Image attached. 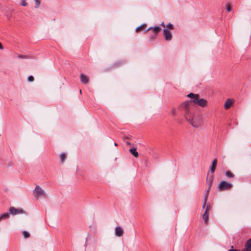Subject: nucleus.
<instances>
[{"label": "nucleus", "mask_w": 251, "mask_h": 251, "mask_svg": "<svg viewBox=\"0 0 251 251\" xmlns=\"http://www.w3.org/2000/svg\"><path fill=\"white\" fill-rule=\"evenodd\" d=\"M178 109L183 113L186 120L192 126L197 128L201 125L202 117L199 115H194L193 106L191 102L182 103Z\"/></svg>", "instance_id": "f257e3e1"}, {"label": "nucleus", "mask_w": 251, "mask_h": 251, "mask_svg": "<svg viewBox=\"0 0 251 251\" xmlns=\"http://www.w3.org/2000/svg\"><path fill=\"white\" fill-rule=\"evenodd\" d=\"M187 97L191 99V100L186 101L183 103L191 102L193 106V111L194 110V104H197L202 107L205 106L207 104V100L204 99L200 98L199 95L198 94H195L191 93L187 95Z\"/></svg>", "instance_id": "f03ea898"}, {"label": "nucleus", "mask_w": 251, "mask_h": 251, "mask_svg": "<svg viewBox=\"0 0 251 251\" xmlns=\"http://www.w3.org/2000/svg\"><path fill=\"white\" fill-rule=\"evenodd\" d=\"M232 184L227 181L223 180L219 183L218 188L219 191H223L225 190H228L231 189Z\"/></svg>", "instance_id": "7ed1b4c3"}, {"label": "nucleus", "mask_w": 251, "mask_h": 251, "mask_svg": "<svg viewBox=\"0 0 251 251\" xmlns=\"http://www.w3.org/2000/svg\"><path fill=\"white\" fill-rule=\"evenodd\" d=\"M34 194L35 198H38L40 197H45L44 191L39 186L37 185L34 189Z\"/></svg>", "instance_id": "20e7f679"}, {"label": "nucleus", "mask_w": 251, "mask_h": 251, "mask_svg": "<svg viewBox=\"0 0 251 251\" xmlns=\"http://www.w3.org/2000/svg\"><path fill=\"white\" fill-rule=\"evenodd\" d=\"M10 213L13 215H16L18 214L25 213V211L21 208L16 209L14 207H11L10 208Z\"/></svg>", "instance_id": "39448f33"}, {"label": "nucleus", "mask_w": 251, "mask_h": 251, "mask_svg": "<svg viewBox=\"0 0 251 251\" xmlns=\"http://www.w3.org/2000/svg\"><path fill=\"white\" fill-rule=\"evenodd\" d=\"M163 31L165 39L167 41L171 40L172 38V35L171 32L167 29H164Z\"/></svg>", "instance_id": "423d86ee"}, {"label": "nucleus", "mask_w": 251, "mask_h": 251, "mask_svg": "<svg viewBox=\"0 0 251 251\" xmlns=\"http://www.w3.org/2000/svg\"><path fill=\"white\" fill-rule=\"evenodd\" d=\"M124 233L123 229L120 226H117L115 228V235L118 237H121Z\"/></svg>", "instance_id": "0eeeda50"}, {"label": "nucleus", "mask_w": 251, "mask_h": 251, "mask_svg": "<svg viewBox=\"0 0 251 251\" xmlns=\"http://www.w3.org/2000/svg\"><path fill=\"white\" fill-rule=\"evenodd\" d=\"M233 103V100L230 99H227L224 104V107L226 109L229 108Z\"/></svg>", "instance_id": "6e6552de"}, {"label": "nucleus", "mask_w": 251, "mask_h": 251, "mask_svg": "<svg viewBox=\"0 0 251 251\" xmlns=\"http://www.w3.org/2000/svg\"><path fill=\"white\" fill-rule=\"evenodd\" d=\"M217 161L216 159L212 160V164L210 168V171L211 173H213L215 172L216 167L217 165Z\"/></svg>", "instance_id": "1a4fd4ad"}, {"label": "nucleus", "mask_w": 251, "mask_h": 251, "mask_svg": "<svg viewBox=\"0 0 251 251\" xmlns=\"http://www.w3.org/2000/svg\"><path fill=\"white\" fill-rule=\"evenodd\" d=\"M243 251H251V238L247 241L245 245V250Z\"/></svg>", "instance_id": "9d476101"}, {"label": "nucleus", "mask_w": 251, "mask_h": 251, "mask_svg": "<svg viewBox=\"0 0 251 251\" xmlns=\"http://www.w3.org/2000/svg\"><path fill=\"white\" fill-rule=\"evenodd\" d=\"M10 213H4L0 215V222L9 218Z\"/></svg>", "instance_id": "9b49d317"}, {"label": "nucleus", "mask_w": 251, "mask_h": 251, "mask_svg": "<svg viewBox=\"0 0 251 251\" xmlns=\"http://www.w3.org/2000/svg\"><path fill=\"white\" fill-rule=\"evenodd\" d=\"M80 80L81 81V82L82 83H83L84 84H86L88 82V81H89V79H88V77L83 75V74H81L80 75Z\"/></svg>", "instance_id": "f8f14e48"}, {"label": "nucleus", "mask_w": 251, "mask_h": 251, "mask_svg": "<svg viewBox=\"0 0 251 251\" xmlns=\"http://www.w3.org/2000/svg\"><path fill=\"white\" fill-rule=\"evenodd\" d=\"M66 158H67V155L65 153L63 152V153H61V154L60 155V161L61 163H64V162H65Z\"/></svg>", "instance_id": "ddd939ff"}, {"label": "nucleus", "mask_w": 251, "mask_h": 251, "mask_svg": "<svg viewBox=\"0 0 251 251\" xmlns=\"http://www.w3.org/2000/svg\"><path fill=\"white\" fill-rule=\"evenodd\" d=\"M130 152L135 157H138V153L136 151V148H131L129 150Z\"/></svg>", "instance_id": "4468645a"}, {"label": "nucleus", "mask_w": 251, "mask_h": 251, "mask_svg": "<svg viewBox=\"0 0 251 251\" xmlns=\"http://www.w3.org/2000/svg\"><path fill=\"white\" fill-rule=\"evenodd\" d=\"M202 218L205 224H207L208 222V213H206V211H205V212L203 214Z\"/></svg>", "instance_id": "2eb2a0df"}, {"label": "nucleus", "mask_w": 251, "mask_h": 251, "mask_svg": "<svg viewBox=\"0 0 251 251\" xmlns=\"http://www.w3.org/2000/svg\"><path fill=\"white\" fill-rule=\"evenodd\" d=\"M152 29L153 30L155 33H158L160 30V28L158 26H155L153 28L152 27H150L147 30V31Z\"/></svg>", "instance_id": "dca6fc26"}, {"label": "nucleus", "mask_w": 251, "mask_h": 251, "mask_svg": "<svg viewBox=\"0 0 251 251\" xmlns=\"http://www.w3.org/2000/svg\"><path fill=\"white\" fill-rule=\"evenodd\" d=\"M226 176L228 178H232L234 177V175L229 171H226L225 173Z\"/></svg>", "instance_id": "f3484780"}, {"label": "nucleus", "mask_w": 251, "mask_h": 251, "mask_svg": "<svg viewBox=\"0 0 251 251\" xmlns=\"http://www.w3.org/2000/svg\"><path fill=\"white\" fill-rule=\"evenodd\" d=\"M146 27V25L143 24L136 28V32H138L141 30H143Z\"/></svg>", "instance_id": "a211bd4d"}, {"label": "nucleus", "mask_w": 251, "mask_h": 251, "mask_svg": "<svg viewBox=\"0 0 251 251\" xmlns=\"http://www.w3.org/2000/svg\"><path fill=\"white\" fill-rule=\"evenodd\" d=\"M18 58H22V59H29L30 58V57L28 55H25L24 54H20L18 55Z\"/></svg>", "instance_id": "6ab92c4d"}, {"label": "nucleus", "mask_w": 251, "mask_h": 251, "mask_svg": "<svg viewBox=\"0 0 251 251\" xmlns=\"http://www.w3.org/2000/svg\"><path fill=\"white\" fill-rule=\"evenodd\" d=\"M171 114L173 116L176 115L177 114V110L175 108H173L171 111Z\"/></svg>", "instance_id": "aec40b11"}, {"label": "nucleus", "mask_w": 251, "mask_h": 251, "mask_svg": "<svg viewBox=\"0 0 251 251\" xmlns=\"http://www.w3.org/2000/svg\"><path fill=\"white\" fill-rule=\"evenodd\" d=\"M35 0V7L36 8H37L39 7L40 5V3H41V1L39 0Z\"/></svg>", "instance_id": "412c9836"}, {"label": "nucleus", "mask_w": 251, "mask_h": 251, "mask_svg": "<svg viewBox=\"0 0 251 251\" xmlns=\"http://www.w3.org/2000/svg\"><path fill=\"white\" fill-rule=\"evenodd\" d=\"M23 235L25 238H27L30 236V234L28 232L26 231H24L23 232Z\"/></svg>", "instance_id": "4be33fe9"}, {"label": "nucleus", "mask_w": 251, "mask_h": 251, "mask_svg": "<svg viewBox=\"0 0 251 251\" xmlns=\"http://www.w3.org/2000/svg\"><path fill=\"white\" fill-rule=\"evenodd\" d=\"M226 9L228 12H230L231 10V6L229 4L227 3L226 4Z\"/></svg>", "instance_id": "5701e85b"}, {"label": "nucleus", "mask_w": 251, "mask_h": 251, "mask_svg": "<svg viewBox=\"0 0 251 251\" xmlns=\"http://www.w3.org/2000/svg\"><path fill=\"white\" fill-rule=\"evenodd\" d=\"M20 4L23 6H26L27 5V3L25 1V0H21Z\"/></svg>", "instance_id": "b1692460"}, {"label": "nucleus", "mask_w": 251, "mask_h": 251, "mask_svg": "<svg viewBox=\"0 0 251 251\" xmlns=\"http://www.w3.org/2000/svg\"><path fill=\"white\" fill-rule=\"evenodd\" d=\"M34 80V78L32 75H30L28 77L27 80L28 82H32Z\"/></svg>", "instance_id": "393cba45"}, {"label": "nucleus", "mask_w": 251, "mask_h": 251, "mask_svg": "<svg viewBox=\"0 0 251 251\" xmlns=\"http://www.w3.org/2000/svg\"><path fill=\"white\" fill-rule=\"evenodd\" d=\"M207 198H208V195H206L204 198V202H203V207H204L206 204V201L207 200Z\"/></svg>", "instance_id": "a878e982"}, {"label": "nucleus", "mask_w": 251, "mask_h": 251, "mask_svg": "<svg viewBox=\"0 0 251 251\" xmlns=\"http://www.w3.org/2000/svg\"><path fill=\"white\" fill-rule=\"evenodd\" d=\"M167 27L169 28L170 29H173V25L170 23H169L167 25Z\"/></svg>", "instance_id": "bb28decb"}, {"label": "nucleus", "mask_w": 251, "mask_h": 251, "mask_svg": "<svg viewBox=\"0 0 251 251\" xmlns=\"http://www.w3.org/2000/svg\"><path fill=\"white\" fill-rule=\"evenodd\" d=\"M210 206L207 205L205 211H206V213H207L208 211L210 210Z\"/></svg>", "instance_id": "cd10ccee"}, {"label": "nucleus", "mask_w": 251, "mask_h": 251, "mask_svg": "<svg viewBox=\"0 0 251 251\" xmlns=\"http://www.w3.org/2000/svg\"><path fill=\"white\" fill-rule=\"evenodd\" d=\"M212 182V180H211L210 183V184H209V185L208 189V190H207V193H208V192H209V189H210V187H211V185Z\"/></svg>", "instance_id": "c85d7f7f"}, {"label": "nucleus", "mask_w": 251, "mask_h": 251, "mask_svg": "<svg viewBox=\"0 0 251 251\" xmlns=\"http://www.w3.org/2000/svg\"><path fill=\"white\" fill-rule=\"evenodd\" d=\"M3 46L1 44V43L0 42V50H2L3 49Z\"/></svg>", "instance_id": "c756f323"}, {"label": "nucleus", "mask_w": 251, "mask_h": 251, "mask_svg": "<svg viewBox=\"0 0 251 251\" xmlns=\"http://www.w3.org/2000/svg\"><path fill=\"white\" fill-rule=\"evenodd\" d=\"M161 25L163 26V27H165V25H164V24L163 23H162L161 24Z\"/></svg>", "instance_id": "7c9ffc66"}, {"label": "nucleus", "mask_w": 251, "mask_h": 251, "mask_svg": "<svg viewBox=\"0 0 251 251\" xmlns=\"http://www.w3.org/2000/svg\"><path fill=\"white\" fill-rule=\"evenodd\" d=\"M126 144L128 145H130V143L129 142H126Z\"/></svg>", "instance_id": "2f4dec72"}, {"label": "nucleus", "mask_w": 251, "mask_h": 251, "mask_svg": "<svg viewBox=\"0 0 251 251\" xmlns=\"http://www.w3.org/2000/svg\"><path fill=\"white\" fill-rule=\"evenodd\" d=\"M114 145H115V146H117L118 145H117V144L116 143H114Z\"/></svg>", "instance_id": "473e14b6"}, {"label": "nucleus", "mask_w": 251, "mask_h": 251, "mask_svg": "<svg viewBox=\"0 0 251 251\" xmlns=\"http://www.w3.org/2000/svg\"><path fill=\"white\" fill-rule=\"evenodd\" d=\"M79 93L81 94V89H79Z\"/></svg>", "instance_id": "72a5a7b5"}]
</instances>
